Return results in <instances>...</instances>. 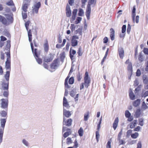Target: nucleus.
<instances>
[{"mask_svg": "<svg viewBox=\"0 0 148 148\" xmlns=\"http://www.w3.org/2000/svg\"><path fill=\"white\" fill-rule=\"evenodd\" d=\"M34 31L36 32V34H37V31L36 29L32 28L31 29L29 30L28 32L29 40L30 42V45L34 55L37 62L39 64H41L42 63V59L39 58L40 55L41 51L40 50L37 51L36 49H34L33 44L32 42V32Z\"/></svg>", "mask_w": 148, "mask_h": 148, "instance_id": "nucleus-1", "label": "nucleus"}, {"mask_svg": "<svg viewBox=\"0 0 148 148\" xmlns=\"http://www.w3.org/2000/svg\"><path fill=\"white\" fill-rule=\"evenodd\" d=\"M6 61L5 62V67L7 70L5 77L7 82H9L10 75V72L11 71V56L10 53L8 52L6 53Z\"/></svg>", "mask_w": 148, "mask_h": 148, "instance_id": "nucleus-2", "label": "nucleus"}, {"mask_svg": "<svg viewBox=\"0 0 148 148\" xmlns=\"http://www.w3.org/2000/svg\"><path fill=\"white\" fill-rule=\"evenodd\" d=\"M84 83H82L80 85V90H81L84 88V85L85 87L87 88L90 86V78L89 76L88 73V71H86L85 73L84 77Z\"/></svg>", "mask_w": 148, "mask_h": 148, "instance_id": "nucleus-3", "label": "nucleus"}, {"mask_svg": "<svg viewBox=\"0 0 148 148\" xmlns=\"http://www.w3.org/2000/svg\"><path fill=\"white\" fill-rule=\"evenodd\" d=\"M7 20L4 17L0 15V21L3 24L5 25H8L10 23H12L13 21V18L12 16L9 14L5 15Z\"/></svg>", "mask_w": 148, "mask_h": 148, "instance_id": "nucleus-4", "label": "nucleus"}, {"mask_svg": "<svg viewBox=\"0 0 148 148\" xmlns=\"http://www.w3.org/2000/svg\"><path fill=\"white\" fill-rule=\"evenodd\" d=\"M96 2V0H89L86 12V15L88 20H89L90 18L91 11L90 5L92 4L95 5Z\"/></svg>", "mask_w": 148, "mask_h": 148, "instance_id": "nucleus-5", "label": "nucleus"}, {"mask_svg": "<svg viewBox=\"0 0 148 148\" xmlns=\"http://www.w3.org/2000/svg\"><path fill=\"white\" fill-rule=\"evenodd\" d=\"M11 45H10V40H8L7 41V43L5 49H6L8 51L6 52H5L4 53L2 51H1L0 52V58L1 60H4L5 59V54L6 53H6L7 52L10 51V47Z\"/></svg>", "mask_w": 148, "mask_h": 148, "instance_id": "nucleus-6", "label": "nucleus"}, {"mask_svg": "<svg viewBox=\"0 0 148 148\" xmlns=\"http://www.w3.org/2000/svg\"><path fill=\"white\" fill-rule=\"evenodd\" d=\"M59 60L58 58L55 59L50 64V68L52 71H54L59 65Z\"/></svg>", "mask_w": 148, "mask_h": 148, "instance_id": "nucleus-7", "label": "nucleus"}, {"mask_svg": "<svg viewBox=\"0 0 148 148\" xmlns=\"http://www.w3.org/2000/svg\"><path fill=\"white\" fill-rule=\"evenodd\" d=\"M41 6V3L40 2H38L34 4V7H32V12L33 14H37L38 12L39 8Z\"/></svg>", "mask_w": 148, "mask_h": 148, "instance_id": "nucleus-8", "label": "nucleus"}, {"mask_svg": "<svg viewBox=\"0 0 148 148\" xmlns=\"http://www.w3.org/2000/svg\"><path fill=\"white\" fill-rule=\"evenodd\" d=\"M1 107L3 108L6 109L7 110L8 101V99H1Z\"/></svg>", "mask_w": 148, "mask_h": 148, "instance_id": "nucleus-9", "label": "nucleus"}, {"mask_svg": "<svg viewBox=\"0 0 148 148\" xmlns=\"http://www.w3.org/2000/svg\"><path fill=\"white\" fill-rule=\"evenodd\" d=\"M79 37L77 36H73L72 37L71 40V44L72 46L75 47L77 45L78 43L77 39Z\"/></svg>", "mask_w": 148, "mask_h": 148, "instance_id": "nucleus-10", "label": "nucleus"}, {"mask_svg": "<svg viewBox=\"0 0 148 148\" xmlns=\"http://www.w3.org/2000/svg\"><path fill=\"white\" fill-rule=\"evenodd\" d=\"M53 56L50 54L49 56H45L43 58V62L49 63L51 62L53 59Z\"/></svg>", "mask_w": 148, "mask_h": 148, "instance_id": "nucleus-11", "label": "nucleus"}, {"mask_svg": "<svg viewBox=\"0 0 148 148\" xmlns=\"http://www.w3.org/2000/svg\"><path fill=\"white\" fill-rule=\"evenodd\" d=\"M30 5V3L25 2V3L23 5L22 8L23 12H27L28 6Z\"/></svg>", "mask_w": 148, "mask_h": 148, "instance_id": "nucleus-12", "label": "nucleus"}, {"mask_svg": "<svg viewBox=\"0 0 148 148\" xmlns=\"http://www.w3.org/2000/svg\"><path fill=\"white\" fill-rule=\"evenodd\" d=\"M120 58L122 59L124 56V51L123 48H121L118 50Z\"/></svg>", "mask_w": 148, "mask_h": 148, "instance_id": "nucleus-13", "label": "nucleus"}, {"mask_svg": "<svg viewBox=\"0 0 148 148\" xmlns=\"http://www.w3.org/2000/svg\"><path fill=\"white\" fill-rule=\"evenodd\" d=\"M119 121V119L118 117H116L112 125L113 127L114 130H115L117 127Z\"/></svg>", "mask_w": 148, "mask_h": 148, "instance_id": "nucleus-14", "label": "nucleus"}, {"mask_svg": "<svg viewBox=\"0 0 148 148\" xmlns=\"http://www.w3.org/2000/svg\"><path fill=\"white\" fill-rule=\"evenodd\" d=\"M110 37L111 39V40H113L114 39V31L113 28H111L110 29Z\"/></svg>", "mask_w": 148, "mask_h": 148, "instance_id": "nucleus-15", "label": "nucleus"}, {"mask_svg": "<svg viewBox=\"0 0 148 148\" xmlns=\"http://www.w3.org/2000/svg\"><path fill=\"white\" fill-rule=\"evenodd\" d=\"M66 15L67 17H70L71 14V12L69 6L67 5L66 6Z\"/></svg>", "mask_w": 148, "mask_h": 148, "instance_id": "nucleus-16", "label": "nucleus"}, {"mask_svg": "<svg viewBox=\"0 0 148 148\" xmlns=\"http://www.w3.org/2000/svg\"><path fill=\"white\" fill-rule=\"evenodd\" d=\"M6 4L8 6H14V8L12 9V10L13 11H15L16 10V8L15 7L14 4L12 0H10L6 3Z\"/></svg>", "mask_w": 148, "mask_h": 148, "instance_id": "nucleus-17", "label": "nucleus"}, {"mask_svg": "<svg viewBox=\"0 0 148 148\" xmlns=\"http://www.w3.org/2000/svg\"><path fill=\"white\" fill-rule=\"evenodd\" d=\"M136 6L134 5L133 7V8L132 12V18L133 21L134 22H135V18L136 16Z\"/></svg>", "mask_w": 148, "mask_h": 148, "instance_id": "nucleus-18", "label": "nucleus"}, {"mask_svg": "<svg viewBox=\"0 0 148 148\" xmlns=\"http://www.w3.org/2000/svg\"><path fill=\"white\" fill-rule=\"evenodd\" d=\"M44 48L45 51L47 53L49 49V45L48 41H47L44 45Z\"/></svg>", "mask_w": 148, "mask_h": 148, "instance_id": "nucleus-19", "label": "nucleus"}, {"mask_svg": "<svg viewBox=\"0 0 148 148\" xmlns=\"http://www.w3.org/2000/svg\"><path fill=\"white\" fill-rule=\"evenodd\" d=\"M2 85L3 90H8L9 82H8L7 83H5L4 82L3 83Z\"/></svg>", "mask_w": 148, "mask_h": 148, "instance_id": "nucleus-20", "label": "nucleus"}, {"mask_svg": "<svg viewBox=\"0 0 148 148\" xmlns=\"http://www.w3.org/2000/svg\"><path fill=\"white\" fill-rule=\"evenodd\" d=\"M140 101V99H137L136 100L133 102V106L135 107L138 106L139 105Z\"/></svg>", "mask_w": 148, "mask_h": 148, "instance_id": "nucleus-21", "label": "nucleus"}, {"mask_svg": "<svg viewBox=\"0 0 148 148\" xmlns=\"http://www.w3.org/2000/svg\"><path fill=\"white\" fill-rule=\"evenodd\" d=\"M76 51L75 50H73L72 51L70 50V57L71 60H72L74 57L73 55L76 53Z\"/></svg>", "mask_w": 148, "mask_h": 148, "instance_id": "nucleus-22", "label": "nucleus"}, {"mask_svg": "<svg viewBox=\"0 0 148 148\" xmlns=\"http://www.w3.org/2000/svg\"><path fill=\"white\" fill-rule=\"evenodd\" d=\"M90 112L89 111H87L86 113L84 114V120L85 121H86L89 117Z\"/></svg>", "mask_w": 148, "mask_h": 148, "instance_id": "nucleus-23", "label": "nucleus"}, {"mask_svg": "<svg viewBox=\"0 0 148 148\" xmlns=\"http://www.w3.org/2000/svg\"><path fill=\"white\" fill-rule=\"evenodd\" d=\"M77 10L76 9H74L73 11L72 16V18L73 20H75L76 17V16L77 13Z\"/></svg>", "mask_w": 148, "mask_h": 148, "instance_id": "nucleus-24", "label": "nucleus"}, {"mask_svg": "<svg viewBox=\"0 0 148 148\" xmlns=\"http://www.w3.org/2000/svg\"><path fill=\"white\" fill-rule=\"evenodd\" d=\"M72 120L71 119H69L65 121L66 125L69 126L71 125L72 123Z\"/></svg>", "mask_w": 148, "mask_h": 148, "instance_id": "nucleus-25", "label": "nucleus"}, {"mask_svg": "<svg viewBox=\"0 0 148 148\" xmlns=\"http://www.w3.org/2000/svg\"><path fill=\"white\" fill-rule=\"evenodd\" d=\"M139 136V134L137 132H135L134 133L132 134L131 136V137L132 138L136 139Z\"/></svg>", "mask_w": 148, "mask_h": 148, "instance_id": "nucleus-26", "label": "nucleus"}, {"mask_svg": "<svg viewBox=\"0 0 148 148\" xmlns=\"http://www.w3.org/2000/svg\"><path fill=\"white\" fill-rule=\"evenodd\" d=\"M129 96L130 99L132 100H134V99L135 98V96L134 95L132 91H131L129 92Z\"/></svg>", "mask_w": 148, "mask_h": 148, "instance_id": "nucleus-27", "label": "nucleus"}, {"mask_svg": "<svg viewBox=\"0 0 148 148\" xmlns=\"http://www.w3.org/2000/svg\"><path fill=\"white\" fill-rule=\"evenodd\" d=\"M137 121L135 120L130 123V128L131 129L134 128L136 124Z\"/></svg>", "mask_w": 148, "mask_h": 148, "instance_id": "nucleus-28", "label": "nucleus"}, {"mask_svg": "<svg viewBox=\"0 0 148 148\" xmlns=\"http://www.w3.org/2000/svg\"><path fill=\"white\" fill-rule=\"evenodd\" d=\"M71 134V129H67L65 132V138L67 137Z\"/></svg>", "mask_w": 148, "mask_h": 148, "instance_id": "nucleus-29", "label": "nucleus"}, {"mask_svg": "<svg viewBox=\"0 0 148 148\" xmlns=\"http://www.w3.org/2000/svg\"><path fill=\"white\" fill-rule=\"evenodd\" d=\"M60 59L62 63L64 62V58H65V53L63 52L60 54Z\"/></svg>", "mask_w": 148, "mask_h": 148, "instance_id": "nucleus-30", "label": "nucleus"}, {"mask_svg": "<svg viewBox=\"0 0 148 148\" xmlns=\"http://www.w3.org/2000/svg\"><path fill=\"white\" fill-rule=\"evenodd\" d=\"M138 60L140 62H142L143 60V56L142 55L141 53H139L138 56Z\"/></svg>", "mask_w": 148, "mask_h": 148, "instance_id": "nucleus-31", "label": "nucleus"}, {"mask_svg": "<svg viewBox=\"0 0 148 148\" xmlns=\"http://www.w3.org/2000/svg\"><path fill=\"white\" fill-rule=\"evenodd\" d=\"M78 133L79 135L80 136H83L84 134V131L83 128L80 127L78 131Z\"/></svg>", "mask_w": 148, "mask_h": 148, "instance_id": "nucleus-32", "label": "nucleus"}, {"mask_svg": "<svg viewBox=\"0 0 148 148\" xmlns=\"http://www.w3.org/2000/svg\"><path fill=\"white\" fill-rule=\"evenodd\" d=\"M76 78L78 81H80L82 78V75L79 73L76 75Z\"/></svg>", "mask_w": 148, "mask_h": 148, "instance_id": "nucleus-33", "label": "nucleus"}, {"mask_svg": "<svg viewBox=\"0 0 148 148\" xmlns=\"http://www.w3.org/2000/svg\"><path fill=\"white\" fill-rule=\"evenodd\" d=\"M74 80L73 77H71L69 79L68 83L69 84H72L74 83Z\"/></svg>", "mask_w": 148, "mask_h": 148, "instance_id": "nucleus-34", "label": "nucleus"}, {"mask_svg": "<svg viewBox=\"0 0 148 148\" xmlns=\"http://www.w3.org/2000/svg\"><path fill=\"white\" fill-rule=\"evenodd\" d=\"M84 14V12L82 8H79V12L78 13V15L79 16H83Z\"/></svg>", "mask_w": 148, "mask_h": 148, "instance_id": "nucleus-35", "label": "nucleus"}, {"mask_svg": "<svg viewBox=\"0 0 148 148\" xmlns=\"http://www.w3.org/2000/svg\"><path fill=\"white\" fill-rule=\"evenodd\" d=\"M96 134V139L97 142H98L99 140V139L100 138V135L99 133V131H96L95 132Z\"/></svg>", "mask_w": 148, "mask_h": 148, "instance_id": "nucleus-36", "label": "nucleus"}, {"mask_svg": "<svg viewBox=\"0 0 148 148\" xmlns=\"http://www.w3.org/2000/svg\"><path fill=\"white\" fill-rule=\"evenodd\" d=\"M142 108L144 110H145L148 108V107L144 101H143L142 103Z\"/></svg>", "mask_w": 148, "mask_h": 148, "instance_id": "nucleus-37", "label": "nucleus"}, {"mask_svg": "<svg viewBox=\"0 0 148 148\" xmlns=\"http://www.w3.org/2000/svg\"><path fill=\"white\" fill-rule=\"evenodd\" d=\"M102 121V117H101L100 119V121L98 124L97 125V131H99L101 127V124Z\"/></svg>", "mask_w": 148, "mask_h": 148, "instance_id": "nucleus-38", "label": "nucleus"}, {"mask_svg": "<svg viewBox=\"0 0 148 148\" xmlns=\"http://www.w3.org/2000/svg\"><path fill=\"white\" fill-rule=\"evenodd\" d=\"M112 142L111 138L108 141L106 145V148H111V143Z\"/></svg>", "mask_w": 148, "mask_h": 148, "instance_id": "nucleus-39", "label": "nucleus"}, {"mask_svg": "<svg viewBox=\"0 0 148 148\" xmlns=\"http://www.w3.org/2000/svg\"><path fill=\"white\" fill-rule=\"evenodd\" d=\"M125 115L126 117H129L131 115V114L129 111L127 110L125 112Z\"/></svg>", "mask_w": 148, "mask_h": 148, "instance_id": "nucleus-40", "label": "nucleus"}, {"mask_svg": "<svg viewBox=\"0 0 148 148\" xmlns=\"http://www.w3.org/2000/svg\"><path fill=\"white\" fill-rule=\"evenodd\" d=\"M139 122V125L141 126H143L144 125V119L143 118H140L138 120Z\"/></svg>", "mask_w": 148, "mask_h": 148, "instance_id": "nucleus-41", "label": "nucleus"}, {"mask_svg": "<svg viewBox=\"0 0 148 148\" xmlns=\"http://www.w3.org/2000/svg\"><path fill=\"white\" fill-rule=\"evenodd\" d=\"M22 15L23 18V19H25L27 18V12L23 11L22 12Z\"/></svg>", "mask_w": 148, "mask_h": 148, "instance_id": "nucleus-42", "label": "nucleus"}, {"mask_svg": "<svg viewBox=\"0 0 148 148\" xmlns=\"http://www.w3.org/2000/svg\"><path fill=\"white\" fill-rule=\"evenodd\" d=\"M1 115L2 117H5L7 114V113L5 111H2L1 113Z\"/></svg>", "mask_w": 148, "mask_h": 148, "instance_id": "nucleus-43", "label": "nucleus"}, {"mask_svg": "<svg viewBox=\"0 0 148 148\" xmlns=\"http://www.w3.org/2000/svg\"><path fill=\"white\" fill-rule=\"evenodd\" d=\"M66 143L67 144H70L72 143V141L71 138L68 137L66 139Z\"/></svg>", "mask_w": 148, "mask_h": 148, "instance_id": "nucleus-44", "label": "nucleus"}, {"mask_svg": "<svg viewBox=\"0 0 148 148\" xmlns=\"http://www.w3.org/2000/svg\"><path fill=\"white\" fill-rule=\"evenodd\" d=\"M71 115V112L69 111H65V117H69Z\"/></svg>", "mask_w": 148, "mask_h": 148, "instance_id": "nucleus-45", "label": "nucleus"}, {"mask_svg": "<svg viewBox=\"0 0 148 148\" xmlns=\"http://www.w3.org/2000/svg\"><path fill=\"white\" fill-rule=\"evenodd\" d=\"M123 133L122 130H121V131L119 132L117 136V140H120L121 139V136Z\"/></svg>", "mask_w": 148, "mask_h": 148, "instance_id": "nucleus-46", "label": "nucleus"}, {"mask_svg": "<svg viewBox=\"0 0 148 148\" xmlns=\"http://www.w3.org/2000/svg\"><path fill=\"white\" fill-rule=\"evenodd\" d=\"M77 53L79 56H81L82 55L83 53L81 51V47L79 48Z\"/></svg>", "mask_w": 148, "mask_h": 148, "instance_id": "nucleus-47", "label": "nucleus"}, {"mask_svg": "<svg viewBox=\"0 0 148 148\" xmlns=\"http://www.w3.org/2000/svg\"><path fill=\"white\" fill-rule=\"evenodd\" d=\"M70 77V75H69V74L68 75V76L66 77V78L65 79V87H67V88H69V86L68 84V83L67 82L68 80V79Z\"/></svg>", "mask_w": 148, "mask_h": 148, "instance_id": "nucleus-48", "label": "nucleus"}, {"mask_svg": "<svg viewBox=\"0 0 148 148\" xmlns=\"http://www.w3.org/2000/svg\"><path fill=\"white\" fill-rule=\"evenodd\" d=\"M3 35L8 37H10V34L9 32L7 31H4L3 32Z\"/></svg>", "mask_w": 148, "mask_h": 148, "instance_id": "nucleus-49", "label": "nucleus"}, {"mask_svg": "<svg viewBox=\"0 0 148 148\" xmlns=\"http://www.w3.org/2000/svg\"><path fill=\"white\" fill-rule=\"evenodd\" d=\"M65 44V39H63L62 44L60 45L59 44H57L56 45V47L57 48H59L61 47L64 45Z\"/></svg>", "mask_w": 148, "mask_h": 148, "instance_id": "nucleus-50", "label": "nucleus"}, {"mask_svg": "<svg viewBox=\"0 0 148 148\" xmlns=\"http://www.w3.org/2000/svg\"><path fill=\"white\" fill-rule=\"evenodd\" d=\"M140 109H137L136 112V116L138 117L140 115Z\"/></svg>", "mask_w": 148, "mask_h": 148, "instance_id": "nucleus-51", "label": "nucleus"}, {"mask_svg": "<svg viewBox=\"0 0 148 148\" xmlns=\"http://www.w3.org/2000/svg\"><path fill=\"white\" fill-rule=\"evenodd\" d=\"M132 63H130L127 66V69L128 70L132 71Z\"/></svg>", "mask_w": 148, "mask_h": 148, "instance_id": "nucleus-52", "label": "nucleus"}, {"mask_svg": "<svg viewBox=\"0 0 148 148\" xmlns=\"http://www.w3.org/2000/svg\"><path fill=\"white\" fill-rule=\"evenodd\" d=\"M119 141L120 145H123L125 143V141L122 139H120V140H117Z\"/></svg>", "mask_w": 148, "mask_h": 148, "instance_id": "nucleus-53", "label": "nucleus"}, {"mask_svg": "<svg viewBox=\"0 0 148 148\" xmlns=\"http://www.w3.org/2000/svg\"><path fill=\"white\" fill-rule=\"evenodd\" d=\"M6 91H5L3 92V95L6 97H8L9 95V92L8 90H7Z\"/></svg>", "mask_w": 148, "mask_h": 148, "instance_id": "nucleus-54", "label": "nucleus"}, {"mask_svg": "<svg viewBox=\"0 0 148 148\" xmlns=\"http://www.w3.org/2000/svg\"><path fill=\"white\" fill-rule=\"evenodd\" d=\"M74 145L73 146L74 148H76L78 147V144L76 139L74 142Z\"/></svg>", "mask_w": 148, "mask_h": 148, "instance_id": "nucleus-55", "label": "nucleus"}, {"mask_svg": "<svg viewBox=\"0 0 148 148\" xmlns=\"http://www.w3.org/2000/svg\"><path fill=\"white\" fill-rule=\"evenodd\" d=\"M143 52L145 54L148 55V48H144Z\"/></svg>", "mask_w": 148, "mask_h": 148, "instance_id": "nucleus-56", "label": "nucleus"}, {"mask_svg": "<svg viewBox=\"0 0 148 148\" xmlns=\"http://www.w3.org/2000/svg\"><path fill=\"white\" fill-rule=\"evenodd\" d=\"M142 148V144L141 142L140 141L138 142L137 144V148Z\"/></svg>", "mask_w": 148, "mask_h": 148, "instance_id": "nucleus-57", "label": "nucleus"}, {"mask_svg": "<svg viewBox=\"0 0 148 148\" xmlns=\"http://www.w3.org/2000/svg\"><path fill=\"white\" fill-rule=\"evenodd\" d=\"M46 62H44L43 64V66L45 68L48 69L49 68V66L47 64H46Z\"/></svg>", "mask_w": 148, "mask_h": 148, "instance_id": "nucleus-58", "label": "nucleus"}, {"mask_svg": "<svg viewBox=\"0 0 148 148\" xmlns=\"http://www.w3.org/2000/svg\"><path fill=\"white\" fill-rule=\"evenodd\" d=\"M30 23V21H27L25 23V26L26 28H28L29 24Z\"/></svg>", "mask_w": 148, "mask_h": 148, "instance_id": "nucleus-59", "label": "nucleus"}, {"mask_svg": "<svg viewBox=\"0 0 148 148\" xmlns=\"http://www.w3.org/2000/svg\"><path fill=\"white\" fill-rule=\"evenodd\" d=\"M141 75V72L140 70L138 69L137 70L136 72V75L137 76H140Z\"/></svg>", "mask_w": 148, "mask_h": 148, "instance_id": "nucleus-60", "label": "nucleus"}, {"mask_svg": "<svg viewBox=\"0 0 148 148\" xmlns=\"http://www.w3.org/2000/svg\"><path fill=\"white\" fill-rule=\"evenodd\" d=\"M1 40H0L4 41L7 40V38L3 36H1L0 37Z\"/></svg>", "mask_w": 148, "mask_h": 148, "instance_id": "nucleus-61", "label": "nucleus"}, {"mask_svg": "<svg viewBox=\"0 0 148 148\" xmlns=\"http://www.w3.org/2000/svg\"><path fill=\"white\" fill-rule=\"evenodd\" d=\"M141 127L140 126H138L134 128V131H139Z\"/></svg>", "mask_w": 148, "mask_h": 148, "instance_id": "nucleus-62", "label": "nucleus"}, {"mask_svg": "<svg viewBox=\"0 0 148 148\" xmlns=\"http://www.w3.org/2000/svg\"><path fill=\"white\" fill-rule=\"evenodd\" d=\"M68 2L70 5L72 6L74 3V0H69Z\"/></svg>", "mask_w": 148, "mask_h": 148, "instance_id": "nucleus-63", "label": "nucleus"}, {"mask_svg": "<svg viewBox=\"0 0 148 148\" xmlns=\"http://www.w3.org/2000/svg\"><path fill=\"white\" fill-rule=\"evenodd\" d=\"M23 143L26 146H28V144L27 142L25 139H24L23 140Z\"/></svg>", "mask_w": 148, "mask_h": 148, "instance_id": "nucleus-64", "label": "nucleus"}]
</instances>
